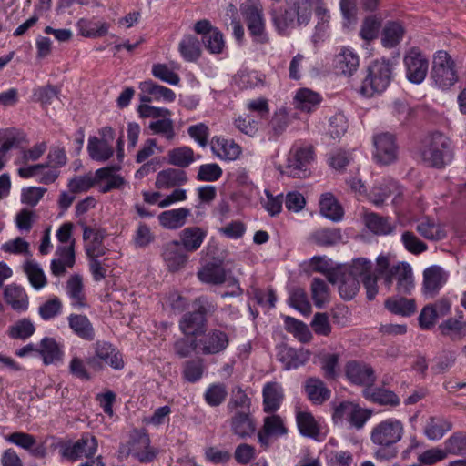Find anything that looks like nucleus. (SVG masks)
Masks as SVG:
<instances>
[{
	"instance_id": "nucleus-1",
	"label": "nucleus",
	"mask_w": 466,
	"mask_h": 466,
	"mask_svg": "<svg viewBox=\"0 0 466 466\" xmlns=\"http://www.w3.org/2000/svg\"><path fill=\"white\" fill-rule=\"evenodd\" d=\"M321 0H286V5L270 10L271 21L281 35H289L297 26L309 24L312 15V2Z\"/></svg>"
},
{
	"instance_id": "nucleus-2",
	"label": "nucleus",
	"mask_w": 466,
	"mask_h": 466,
	"mask_svg": "<svg viewBox=\"0 0 466 466\" xmlns=\"http://www.w3.org/2000/svg\"><path fill=\"white\" fill-rule=\"evenodd\" d=\"M403 424L396 419H387L377 424L371 431L370 440L378 446L374 456L380 461L395 458L398 451L395 444L403 435Z\"/></svg>"
},
{
	"instance_id": "nucleus-3",
	"label": "nucleus",
	"mask_w": 466,
	"mask_h": 466,
	"mask_svg": "<svg viewBox=\"0 0 466 466\" xmlns=\"http://www.w3.org/2000/svg\"><path fill=\"white\" fill-rule=\"evenodd\" d=\"M421 157L431 167H444L453 157L451 140L440 132L429 135L423 141Z\"/></svg>"
},
{
	"instance_id": "nucleus-4",
	"label": "nucleus",
	"mask_w": 466,
	"mask_h": 466,
	"mask_svg": "<svg viewBox=\"0 0 466 466\" xmlns=\"http://www.w3.org/2000/svg\"><path fill=\"white\" fill-rule=\"evenodd\" d=\"M392 65L389 60H375L367 67V74L360 86V93L367 97L380 94L392 79Z\"/></svg>"
},
{
	"instance_id": "nucleus-5",
	"label": "nucleus",
	"mask_w": 466,
	"mask_h": 466,
	"mask_svg": "<svg viewBox=\"0 0 466 466\" xmlns=\"http://www.w3.org/2000/svg\"><path fill=\"white\" fill-rule=\"evenodd\" d=\"M431 78L441 89H449L458 81L455 62L444 50H439L433 56Z\"/></svg>"
},
{
	"instance_id": "nucleus-6",
	"label": "nucleus",
	"mask_w": 466,
	"mask_h": 466,
	"mask_svg": "<svg viewBox=\"0 0 466 466\" xmlns=\"http://www.w3.org/2000/svg\"><path fill=\"white\" fill-rule=\"evenodd\" d=\"M95 355L86 359V363L95 370L108 365L115 370L124 368V360L119 351L106 341H96L94 345Z\"/></svg>"
},
{
	"instance_id": "nucleus-7",
	"label": "nucleus",
	"mask_w": 466,
	"mask_h": 466,
	"mask_svg": "<svg viewBox=\"0 0 466 466\" xmlns=\"http://www.w3.org/2000/svg\"><path fill=\"white\" fill-rule=\"evenodd\" d=\"M313 160V151L309 147H301L290 151L285 167H278L282 174L295 178H305L309 176V165Z\"/></svg>"
},
{
	"instance_id": "nucleus-8",
	"label": "nucleus",
	"mask_w": 466,
	"mask_h": 466,
	"mask_svg": "<svg viewBox=\"0 0 466 466\" xmlns=\"http://www.w3.org/2000/svg\"><path fill=\"white\" fill-rule=\"evenodd\" d=\"M243 15L253 40L259 44L268 43L262 8L258 5L248 4L243 8Z\"/></svg>"
},
{
	"instance_id": "nucleus-9",
	"label": "nucleus",
	"mask_w": 466,
	"mask_h": 466,
	"mask_svg": "<svg viewBox=\"0 0 466 466\" xmlns=\"http://www.w3.org/2000/svg\"><path fill=\"white\" fill-rule=\"evenodd\" d=\"M197 34L201 35V41L206 49L211 54H220L225 47L222 33L214 27L207 19L198 21L194 25Z\"/></svg>"
},
{
	"instance_id": "nucleus-10",
	"label": "nucleus",
	"mask_w": 466,
	"mask_h": 466,
	"mask_svg": "<svg viewBox=\"0 0 466 466\" xmlns=\"http://www.w3.org/2000/svg\"><path fill=\"white\" fill-rule=\"evenodd\" d=\"M198 353L203 355H215L223 352L228 346L229 339L226 332L213 329L202 333L197 338Z\"/></svg>"
},
{
	"instance_id": "nucleus-11",
	"label": "nucleus",
	"mask_w": 466,
	"mask_h": 466,
	"mask_svg": "<svg viewBox=\"0 0 466 466\" xmlns=\"http://www.w3.org/2000/svg\"><path fill=\"white\" fill-rule=\"evenodd\" d=\"M128 452L142 463L153 461L157 454V451L150 447L149 436L143 430H136L131 434Z\"/></svg>"
},
{
	"instance_id": "nucleus-12",
	"label": "nucleus",
	"mask_w": 466,
	"mask_h": 466,
	"mask_svg": "<svg viewBox=\"0 0 466 466\" xmlns=\"http://www.w3.org/2000/svg\"><path fill=\"white\" fill-rule=\"evenodd\" d=\"M160 256L169 272L183 269L188 262V255L179 245L178 240H171L162 245Z\"/></svg>"
},
{
	"instance_id": "nucleus-13",
	"label": "nucleus",
	"mask_w": 466,
	"mask_h": 466,
	"mask_svg": "<svg viewBox=\"0 0 466 466\" xmlns=\"http://www.w3.org/2000/svg\"><path fill=\"white\" fill-rule=\"evenodd\" d=\"M97 450V441L96 437L88 434L82 437L74 443H68L62 446L61 455L69 460L76 461L85 456L90 458L95 455Z\"/></svg>"
},
{
	"instance_id": "nucleus-14",
	"label": "nucleus",
	"mask_w": 466,
	"mask_h": 466,
	"mask_svg": "<svg viewBox=\"0 0 466 466\" xmlns=\"http://www.w3.org/2000/svg\"><path fill=\"white\" fill-rule=\"evenodd\" d=\"M207 312V307L200 304L194 311L184 314L179 321V329L182 333L187 337L198 338L200 336L206 329Z\"/></svg>"
},
{
	"instance_id": "nucleus-15",
	"label": "nucleus",
	"mask_w": 466,
	"mask_h": 466,
	"mask_svg": "<svg viewBox=\"0 0 466 466\" xmlns=\"http://www.w3.org/2000/svg\"><path fill=\"white\" fill-rule=\"evenodd\" d=\"M408 79L414 83H421L428 72L429 62L422 53L417 49H410L404 57Z\"/></svg>"
},
{
	"instance_id": "nucleus-16",
	"label": "nucleus",
	"mask_w": 466,
	"mask_h": 466,
	"mask_svg": "<svg viewBox=\"0 0 466 466\" xmlns=\"http://www.w3.org/2000/svg\"><path fill=\"white\" fill-rule=\"evenodd\" d=\"M377 161L382 165H390L397 158L398 147L395 138L391 134L382 133L374 137L373 139Z\"/></svg>"
},
{
	"instance_id": "nucleus-17",
	"label": "nucleus",
	"mask_w": 466,
	"mask_h": 466,
	"mask_svg": "<svg viewBox=\"0 0 466 466\" xmlns=\"http://www.w3.org/2000/svg\"><path fill=\"white\" fill-rule=\"evenodd\" d=\"M448 275L440 266H431L423 272V290L427 296L434 297L446 283Z\"/></svg>"
},
{
	"instance_id": "nucleus-18",
	"label": "nucleus",
	"mask_w": 466,
	"mask_h": 466,
	"mask_svg": "<svg viewBox=\"0 0 466 466\" xmlns=\"http://www.w3.org/2000/svg\"><path fill=\"white\" fill-rule=\"evenodd\" d=\"M178 243L187 253L197 251L207 237V231L202 228L192 226L179 232Z\"/></svg>"
},
{
	"instance_id": "nucleus-19",
	"label": "nucleus",
	"mask_w": 466,
	"mask_h": 466,
	"mask_svg": "<svg viewBox=\"0 0 466 466\" xmlns=\"http://www.w3.org/2000/svg\"><path fill=\"white\" fill-rule=\"evenodd\" d=\"M346 375L351 382L366 386L372 385L376 379L370 366L358 361L348 362Z\"/></svg>"
},
{
	"instance_id": "nucleus-20",
	"label": "nucleus",
	"mask_w": 466,
	"mask_h": 466,
	"mask_svg": "<svg viewBox=\"0 0 466 466\" xmlns=\"http://www.w3.org/2000/svg\"><path fill=\"white\" fill-rule=\"evenodd\" d=\"M262 396L264 411L274 413L279 409L284 400V390L279 382L270 381L264 385Z\"/></svg>"
},
{
	"instance_id": "nucleus-21",
	"label": "nucleus",
	"mask_w": 466,
	"mask_h": 466,
	"mask_svg": "<svg viewBox=\"0 0 466 466\" xmlns=\"http://www.w3.org/2000/svg\"><path fill=\"white\" fill-rule=\"evenodd\" d=\"M191 215L190 209L179 208L161 212L158 217V222L166 229L175 230L182 228Z\"/></svg>"
},
{
	"instance_id": "nucleus-22",
	"label": "nucleus",
	"mask_w": 466,
	"mask_h": 466,
	"mask_svg": "<svg viewBox=\"0 0 466 466\" xmlns=\"http://www.w3.org/2000/svg\"><path fill=\"white\" fill-rule=\"evenodd\" d=\"M287 433L282 419L279 415L268 416L264 419V425L258 431V437L261 446L268 448L270 436H279Z\"/></svg>"
},
{
	"instance_id": "nucleus-23",
	"label": "nucleus",
	"mask_w": 466,
	"mask_h": 466,
	"mask_svg": "<svg viewBox=\"0 0 466 466\" xmlns=\"http://www.w3.org/2000/svg\"><path fill=\"white\" fill-rule=\"evenodd\" d=\"M231 431L241 439L250 437L256 431L250 411H236L230 420Z\"/></svg>"
},
{
	"instance_id": "nucleus-24",
	"label": "nucleus",
	"mask_w": 466,
	"mask_h": 466,
	"mask_svg": "<svg viewBox=\"0 0 466 466\" xmlns=\"http://www.w3.org/2000/svg\"><path fill=\"white\" fill-rule=\"evenodd\" d=\"M67 319L69 328L77 337L87 341L95 339L93 324L86 315L70 314Z\"/></svg>"
},
{
	"instance_id": "nucleus-25",
	"label": "nucleus",
	"mask_w": 466,
	"mask_h": 466,
	"mask_svg": "<svg viewBox=\"0 0 466 466\" xmlns=\"http://www.w3.org/2000/svg\"><path fill=\"white\" fill-rule=\"evenodd\" d=\"M66 292L74 309H81L87 306L82 278L79 275H73L67 279Z\"/></svg>"
},
{
	"instance_id": "nucleus-26",
	"label": "nucleus",
	"mask_w": 466,
	"mask_h": 466,
	"mask_svg": "<svg viewBox=\"0 0 466 466\" xmlns=\"http://www.w3.org/2000/svg\"><path fill=\"white\" fill-rule=\"evenodd\" d=\"M187 181V173L180 168H167L160 171L156 178V187L170 188L184 185Z\"/></svg>"
},
{
	"instance_id": "nucleus-27",
	"label": "nucleus",
	"mask_w": 466,
	"mask_h": 466,
	"mask_svg": "<svg viewBox=\"0 0 466 466\" xmlns=\"http://www.w3.org/2000/svg\"><path fill=\"white\" fill-rule=\"evenodd\" d=\"M198 278L204 283L220 285L226 281L227 275L220 262H208L198 270Z\"/></svg>"
},
{
	"instance_id": "nucleus-28",
	"label": "nucleus",
	"mask_w": 466,
	"mask_h": 466,
	"mask_svg": "<svg viewBox=\"0 0 466 466\" xmlns=\"http://www.w3.org/2000/svg\"><path fill=\"white\" fill-rule=\"evenodd\" d=\"M279 360L284 364L285 370L297 369L309 360V352L302 349L283 348L279 352Z\"/></svg>"
},
{
	"instance_id": "nucleus-29",
	"label": "nucleus",
	"mask_w": 466,
	"mask_h": 466,
	"mask_svg": "<svg viewBox=\"0 0 466 466\" xmlns=\"http://www.w3.org/2000/svg\"><path fill=\"white\" fill-rule=\"evenodd\" d=\"M305 391L309 400L314 404H322L330 398V390L318 378H309L305 382Z\"/></svg>"
},
{
	"instance_id": "nucleus-30",
	"label": "nucleus",
	"mask_w": 466,
	"mask_h": 466,
	"mask_svg": "<svg viewBox=\"0 0 466 466\" xmlns=\"http://www.w3.org/2000/svg\"><path fill=\"white\" fill-rule=\"evenodd\" d=\"M405 34V28L401 23L388 21L381 32V44L384 47L393 48L400 44Z\"/></svg>"
},
{
	"instance_id": "nucleus-31",
	"label": "nucleus",
	"mask_w": 466,
	"mask_h": 466,
	"mask_svg": "<svg viewBox=\"0 0 466 466\" xmlns=\"http://www.w3.org/2000/svg\"><path fill=\"white\" fill-rule=\"evenodd\" d=\"M359 65V56L349 48H343L335 57L336 69L345 76H351Z\"/></svg>"
},
{
	"instance_id": "nucleus-32",
	"label": "nucleus",
	"mask_w": 466,
	"mask_h": 466,
	"mask_svg": "<svg viewBox=\"0 0 466 466\" xmlns=\"http://www.w3.org/2000/svg\"><path fill=\"white\" fill-rule=\"evenodd\" d=\"M462 315L459 319L450 318L439 325L441 333L449 337L451 340H461L466 336V321L462 320Z\"/></svg>"
},
{
	"instance_id": "nucleus-33",
	"label": "nucleus",
	"mask_w": 466,
	"mask_h": 466,
	"mask_svg": "<svg viewBox=\"0 0 466 466\" xmlns=\"http://www.w3.org/2000/svg\"><path fill=\"white\" fill-rule=\"evenodd\" d=\"M4 297L6 303L15 310L24 311L28 308L27 295L19 286H6L4 291Z\"/></svg>"
},
{
	"instance_id": "nucleus-34",
	"label": "nucleus",
	"mask_w": 466,
	"mask_h": 466,
	"mask_svg": "<svg viewBox=\"0 0 466 466\" xmlns=\"http://www.w3.org/2000/svg\"><path fill=\"white\" fill-rule=\"evenodd\" d=\"M416 230L421 237L429 240H441L446 237V232L441 226L429 217L419 220Z\"/></svg>"
},
{
	"instance_id": "nucleus-35",
	"label": "nucleus",
	"mask_w": 466,
	"mask_h": 466,
	"mask_svg": "<svg viewBox=\"0 0 466 466\" xmlns=\"http://www.w3.org/2000/svg\"><path fill=\"white\" fill-rule=\"evenodd\" d=\"M87 151L93 160L105 162L114 154L113 147L106 141H100L96 137L88 139Z\"/></svg>"
},
{
	"instance_id": "nucleus-36",
	"label": "nucleus",
	"mask_w": 466,
	"mask_h": 466,
	"mask_svg": "<svg viewBox=\"0 0 466 466\" xmlns=\"http://www.w3.org/2000/svg\"><path fill=\"white\" fill-rule=\"evenodd\" d=\"M320 213L329 219L339 221L342 218L343 209L331 193H325L319 200Z\"/></svg>"
},
{
	"instance_id": "nucleus-37",
	"label": "nucleus",
	"mask_w": 466,
	"mask_h": 466,
	"mask_svg": "<svg viewBox=\"0 0 466 466\" xmlns=\"http://www.w3.org/2000/svg\"><path fill=\"white\" fill-rule=\"evenodd\" d=\"M37 354L42 357L43 362L46 365H49L59 360L63 353L56 339L46 337L41 340L40 349H38Z\"/></svg>"
},
{
	"instance_id": "nucleus-38",
	"label": "nucleus",
	"mask_w": 466,
	"mask_h": 466,
	"mask_svg": "<svg viewBox=\"0 0 466 466\" xmlns=\"http://www.w3.org/2000/svg\"><path fill=\"white\" fill-rule=\"evenodd\" d=\"M385 308L393 314L408 317L415 313L416 303L410 299L389 298L385 301Z\"/></svg>"
},
{
	"instance_id": "nucleus-39",
	"label": "nucleus",
	"mask_w": 466,
	"mask_h": 466,
	"mask_svg": "<svg viewBox=\"0 0 466 466\" xmlns=\"http://www.w3.org/2000/svg\"><path fill=\"white\" fill-rule=\"evenodd\" d=\"M365 225L376 235H388L395 229V225L391 224L388 218L376 213H369L365 216Z\"/></svg>"
},
{
	"instance_id": "nucleus-40",
	"label": "nucleus",
	"mask_w": 466,
	"mask_h": 466,
	"mask_svg": "<svg viewBox=\"0 0 466 466\" xmlns=\"http://www.w3.org/2000/svg\"><path fill=\"white\" fill-rule=\"evenodd\" d=\"M296 106L301 111L311 112L321 102L319 94L308 89H299L295 96Z\"/></svg>"
},
{
	"instance_id": "nucleus-41",
	"label": "nucleus",
	"mask_w": 466,
	"mask_h": 466,
	"mask_svg": "<svg viewBox=\"0 0 466 466\" xmlns=\"http://www.w3.org/2000/svg\"><path fill=\"white\" fill-rule=\"evenodd\" d=\"M179 52L187 61L193 62L201 55L200 42L192 35H185L179 43Z\"/></svg>"
},
{
	"instance_id": "nucleus-42",
	"label": "nucleus",
	"mask_w": 466,
	"mask_h": 466,
	"mask_svg": "<svg viewBox=\"0 0 466 466\" xmlns=\"http://www.w3.org/2000/svg\"><path fill=\"white\" fill-rule=\"evenodd\" d=\"M120 169L121 167L119 165H112L97 169L96 171L97 183L106 179L112 189H120L126 184L123 177L115 174Z\"/></svg>"
},
{
	"instance_id": "nucleus-43",
	"label": "nucleus",
	"mask_w": 466,
	"mask_h": 466,
	"mask_svg": "<svg viewBox=\"0 0 466 466\" xmlns=\"http://www.w3.org/2000/svg\"><path fill=\"white\" fill-rule=\"evenodd\" d=\"M365 395L371 401L380 405L398 406L400 404L399 397L393 391L386 389H367Z\"/></svg>"
},
{
	"instance_id": "nucleus-44",
	"label": "nucleus",
	"mask_w": 466,
	"mask_h": 466,
	"mask_svg": "<svg viewBox=\"0 0 466 466\" xmlns=\"http://www.w3.org/2000/svg\"><path fill=\"white\" fill-rule=\"evenodd\" d=\"M215 154L222 159L235 160L241 153L240 147L232 140L218 139L212 146Z\"/></svg>"
},
{
	"instance_id": "nucleus-45",
	"label": "nucleus",
	"mask_w": 466,
	"mask_h": 466,
	"mask_svg": "<svg viewBox=\"0 0 466 466\" xmlns=\"http://www.w3.org/2000/svg\"><path fill=\"white\" fill-rule=\"evenodd\" d=\"M140 89L142 93L151 95L156 100L163 98L167 102H172L176 98V95L171 89L159 86L152 80L142 82Z\"/></svg>"
},
{
	"instance_id": "nucleus-46",
	"label": "nucleus",
	"mask_w": 466,
	"mask_h": 466,
	"mask_svg": "<svg viewBox=\"0 0 466 466\" xmlns=\"http://www.w3.org/2000/svg\"><path fill=\"white\" fill-rule=\"evenodd\" d=\"M168 163L180 168L187 167L194 161V152L188 147L174 148L167 153Z\"/></svg>"
},
{
	"instance_id": "nucleus-47",
	"label": "nucleus",
	"mask_w": 466,
	"mask_h": 466,
	"mask_svg": "<svg viewBox=\"0 0 466 466\" xmlns=\"http://www.w3.org/2000/svg\"><path fill=\"white\" fill-rule=\"evenodd\" d=\"M204 370V360L197 358L183 363L182 376L187 381L195 383L202 378Z\"/></svg>"
},
{
	"instance_id": "nucleus-48",
	"label": "nucleus",
	"mask_w": 466,
	"mask_h": 466,
	"mask_svg": "<svg viewBox=\"0 0 466 466\" xmlns=\"http://www.w3.org/2000/svg\"><path fill=\"white\" fill-rule=\"evenodd\" d=\"M452 425L451 422L431 417L424 430L425 435L430 440H440L445 432L451 431Z\"/></svg>"
},
{
	"instance_id": "nucleus-49",
	"label": "nucleus",
	"mask_w": 466,
	"mask_h": 466,
	"mask_svg": "<svg viewBox=\"0 0 466 466\" xmlns=\"http://www.w3.org/2000/svg\"><path fill=\"white\" fill-rule=\"evenodd\" d=\"M381 27V18L371 15L367 16L361 25L360 35L367 42L376 39Z\"/></svg>"
},
{
	"instance_id": "nucleus-50",
	"label": "nucleus",
	"mask_w": 466,
	"mask_h": 466,
	"mask_svg": "<svg viewBox=\"0 0 466 466\" xmlns=\"http://www.w3.org/2000/svg\"><path fill=\"white\" fill-rule=\"evenodd\" d=\"M250 399L240 387H236L231 393L227 409L229 412L239 410L250 411Z\"/></svg>"
},
{
	"instance_id": "nucleus-51",
	"label": "nucleus",
	"mask_w": 466,
	"mask_h": 466,
	"mask_svg": "<svg viewBox=\"0 0 466 466\" xmlns=\"http://www.w3.org/2000/svg\"><path fill=\"white\" fill-rule=\"evenodd\" d=\"M300 433L307 437H316L319 434L317 422L311 413L299 411L296 416Z\"/></svg>"
},
{
	"instance_id": "nucleus-52",
	"label": "nucleus",
	"mask_w": 466,
	"mask_h": 466,
	"mask_svg": "<svg viewBox=\"0 0 466 466\" xmlns=\"http://www.w3.org/2000/svg\"><path fill=\"white\" fill-rule=\"evenodd\" d=\"M311 239L319 246H333L341 240L339 228H321L311 235Z\"/></svg>"
},
{
	"instance_id": "nucleus-53",
	"label": "nucleus",
	"mask_w": 466,
	"mask_h": 466,
	"mask_svg": "<svg viewBox=\"0 0 466 466\" xmlns=\"http://www.w3.org/2000/svg\"><path fill=\"white\" fill-rule=\"evenodd\" d=\"M35 329L29 319H22L9 327L8 335L15 339H26L31 337Z\"/></svg>"
},
{
	"instance_id": "nucleus-54",
	"label": "nucleus",
	"mask_w": 466,
	"mask_h": 466,
	"mask_svg": "<svg viewBox=\"0 0 466 466\" xmlns=\"http://www.w3.org/2000/svg\"><path fill=\"white\" fill-rule=\"evenodd\" d=\"M24 270L27 275L29 282L35 289H40L46 284V278L40 266L34 261H26Z\"/></svg>"
},
{
	"instance_id": "nucleus-55",
	"label": "nucleus",
	"mask_w": 466,
	"mask_h": 466,
	"mask_svg": "<svg viewBox=\"0 0 466 466\" xmlns=\"http://www.w3.org/2000/svg\"><path fill=\"white\" fill-rule=\"evenodd\" d=\"M106 236V233L105 229L98 228L96 230L94 237L89 240V242L85 247V250L88 258L101 257L106 254V248L103 244Z\"/></svg>"
},
{
	"instance_id": "nucleus-56",
	"label": "nucleus",
	"mask_w": 466,
	"mask_h": 466,
	"mask_svg": "<svg viewBox=\"0 0 466 466\" xmlns=\"http://www.w3.org/2000/svg\"><path fill=\"white\" fill-rule=\"evenodd\" d=\"M155 235L149 226L140 222L133 235V244L136 248H147L155 241Z\"/></svg>"
},
{
	"instance_id": "nucleus-57",
	"label": "nucleus",
	"mask_w": 466,
	"mask_h": 466,
	"mask_svg": "<svg viewBox=\"0 0 466 466\" xmlns=\"http://www.w3.org/2000/svg\"><path fill=\"white\" fill-rule=\"evenodd\" d=\"M312 299L317 308L321 309L329 300V287L326 282L319 279L314 278L310 285Z\"/></svg>"
},
{
	"instance_id": "nucleus-58",
	"label": "nucleus",
	"mask_w": 466,
	"mask_h": 466,
	"mask_svg": "<svg viewBox=\"0 0 466 466\" xmlns=\"http://www.w3.org/2000/svg\"><path fill=\"white\" fill-rule=\"evenodd\" d=\"M228 395L227 388L223 383H213L207 389L204 398L211 407L219 406L224 402Z\"/></svg>"
},
{
	"instance_id": "nucleus-59",
	"label": "nucleus",
	"mask_w": 466,
	"mask_h": 466,
	"mask_svg": "<svg viewBox=\"0 0 466 466\" xmlns=\"http://www.w3.org/2000/svg\"><path fill=\"white\" fill-rule=\"evenodd\" d=\"M345 268L349 275L362 280L366 276L372 273V263L367 258H358L353 259L351 264Z\"/></svg>"
},
{
	"instance_id": "nucleus-60",
	"label": "nucleus",
	"mask_w": 466,
	"mask_h": 466,
	"mask_svg": "<svg viewBox=\"0 0 466 466\" xmlns=\"http://www.w3.org/2000/svg\"><path fill=\"white\" fill-rule=\"evenodd\" d=\"M62 301L58 297H54L44 302L38 309V313L44 320H49L57 317L62 312Z\"/></svg>"
},
{
	"instance_id": "nucleus-61",
	"label": "nucleus",
	"mask_w": 466,
	"mask_h": 466,
	"mask_svg": "<svg viewBox=\"0 0 466 466\" xmlns=\"http://www.w3.org/2000/svg\"><path fill=\"white\" fill-rule=\"evenodd\" d=\"M360 287L359 279L344 272V278L339 285V291L344 299H351L358 293Z\"/></svg>"
},
{
	"instance_id": "nucleus-62",
	"label": "nucleus",
	"mask_w": 466,
	"mask_h": 466,
	"mask_svg": "<svg viewBox=\"0 0 466 466\" xmlns=\"http://www.w3.org/2000/svg\"><path fill=\"white\" fill-rule=\"evenodd\" d=\"M401 241L405 248L415 255H419L427 250L428 246L421 241L413 232L404 231L401 235Z\"/></svg>"
},
{
	"instance_id": "nucleus-63",
	"label": "nucleus",
	"mask_w": 466,
	"mask_h": 466,
	"mask_svg": "<svg viewBox=\"0 0 466 466\" xmlns=\"http://www.w3.org/2000/svg\"><path fill=\"white\" fill-rule=\"evenodd\" d=\"M197 338L189 339L187 336L177 339L173 345L175 354L180 359L188 357L192 351L198 353Z\"/></svg>"
},
{
	"instance_id": "nucleus-64",
	"label": "nucleus",
	"mask_w": 466,
	"mask_h": 466,
	"mask_svg": "<svg viewBox=\"0 0 466 466\" xmlns=\"http://www.w3.org/2000/svg\"><path fill=\"white\" fill-rule=\"evenodd\" d=\"M447 453L464 456L466 455V434L454 433L445 441Z\"/></svg>"
}]
</instances>
